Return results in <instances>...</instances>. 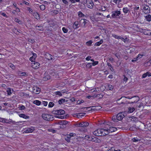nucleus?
Returning a JSON list of instances; mask_svg holds the SVG:
<instances>
[{
	"instance_id": "obj_28",
	"label": "nucleus",
	"mask_w": 151,
	"mask_h": 151,
	"mask_svg": "<svg viewBox=\"0 0 151 151\" xmlns=\"http://www.w3.org/2000/svg\"><path fill=\"white\" fill-rule=\"evenodd\" d=\"M33 103L36 105L39 106L41 104V102L40 101L36 100L34 101L33 102Z\"/></svg>"
},
{
	"instance_id": "obj_14",
	"label": "nucleus",
	"mask_w": 151,
	"mask_h": 151,
	"mask_svg": "<svg viewBox=\"0 0 151 151\" xmlns=\"http://www.w3.org/2000/svg\"><path fill=\"white\" fill-rule=\"evenodd\" d=\"M132 101L131 102V103H133L137 102L139 100V98L138 96H134L132 97Z\"/></svg>"
},
{
	"instance_id": "obj_35",
	"label": "nucleus",
	"mask_w": 151,
	"mask_h": 151,
	"mask_svg": "<svg viewBox=\"0 0 151 151\" xmlns=\"http://www.w3.org/2000/svg\"><path fill=\"white\" fill-rule=\"evenodd\" d=\"M93 42L92 40H90L87 42L86 43V44L88 46H91L92 43Z\"/></svg>"
},
{
	"instance_id": "obj_49",
	"label": "nucleus",
	"mask_w": 151,
	"mask_h": 151,
	"mask_svg": "<svg viewBox=\"0 0 151 151\" xmlns=\"http://www.w3.org/2000/svg\"><path fill=\"white\" fill-rule=\"evenodd\" d=\"M148 73H149L148 72H147L146 73H144L142 75V78H145L147 76Z\"/></svg>"
},
{
	"instance_id": "obj_55",
	"label": "nucleus",
	"mask_w": 151,
	"mask_h": 151,
	"mask_svg": "<svg viewBox=\"0 0 151 151\" xmlns=\"http://www.w3.org/2000/svg\"><path fill=\"white\" fill-rule=\"evenodd\" d=\"M123 76L124 77V78L123 79V81L126 82L127 81L128 79L127 78L126 76H125L124 75H123Z\"/></svg>"
},
{
	"instance_id": "obj_9",
	"label": "nucleus",
	"mask_w": 151,
	"mask_h": 151,
	"mask_svg": "<svg viewBox=\"0 0 151 151\" xmlns=\"http://www.w3.org/2000/svg\"><path fill=\"white\" fill-rule=\"evenodd\" d=\"M121 14L120 11H116L112 12L111 14V17L113 18H116V17L119 16Z\"/></svg>"
},
{
	"instance_id": "obj_5",
	"label": "nucleus",
	"mask_w": 151,
	"mask_h": 151,
	"mask_svg": "<svg viewBox=\"0 0 151 151\" xmlns=\"http://www.w3.org/2000/svg\"><path fill=\"white\" fill-rule=\"evenodd\" d=\"M32 92L36 94H39L40 91V89L36 86H34L32 87Z\"/></svg>"
},
{
	"instance_id": "obj_24",
	"label": "nucleus",
	"mask_w": 151,
	"mask_h": 151,
	"mask_svg": "<svg viewBox=\"0 0 151 151\" xmlns=\"http://www.w3.org/2000/svg\"><path fill=\"white\" fill-rule=\"evenodd\" d=\"M103 40L102 39L100 40L99 42H96L95 44V45L96 46H99L101 44H102L103 43Z\"/></svg>"
},
{
	"instance_id": "obj_2",
	"label": "nucleus",
	"mask_w": 151,
	"mask_h": 151,
	"mask_svg": "<svg viewBox=\"0 0 151 151\" xmlns=\"http://www.w3.org/2000/svg\"><path fill=\"white\" fill-rule=\"evenodd\" d=\"M85 137L86 139L87 138L89 141L96 143H99L101 142V139L95 137H93L91 136H86Z\"/></svg>"
},
{
	"instance_id": "obj_54",
	"label": "nucleus",
	"mask_w": 151,
	"mask_h": 151,
	"mask_svg": "<svg viewBox=\"0 0 151 151\" xmlns=\"http://www.w3.org/2000/svg\"><path fill=\"white\" fill-rule=\"evenodd\" d=\"M28 41L29 42L32 43H33L35 42L34 40L31 39H29V40H28Z\"/></svg>"
},
{
	"instance_id": "obj_33",
	"label": "nucleus",
	"mask_w": 151,
	"mask_h": 151,
	"mask_svg": "<svg viewBox=\"0 0 151 151\" xmlns=\"http://www.w3.org/2000/svg\"><path fill=\"white\" fill-rule=\"evenodd\" d=\"M68 123V122L64 120H62L60 122V124L62 125H66Z\"/></svg>"
},
{
	"instance_id": "obj_64",
	"label": "nucleus",
	"mask_w": 151,
	"mask_h": 151,
	"mask_svg": "<svg viewBox=\"0 0 151 151\" xmlns=\"http://www.w3.org/2000/svg\"><path fill=\"white\" fill-rule=\"evenodd\" d=\"M43 104L45 106H46L47 104V101H43Z\"/></svg>"
},
{
	"instance_id": "obj_56",
	"label": "nucleus",
	"mask_w": 151,
	"mask_h": 151,
	"mask_svg": "<svg viewBox=\"0 0 151 151\" xmlns=\"http://www.w3.org/2000/svg\"><path fill=\"white\" fill-rule=\"evenodd\" d=\"M27 10L29 11L30 13H32L33 12V10L32 9L29 7L27 8Z\"/></svg>"
},
{
	"instance_id": "obj_44",
	"label": "nucleus",
	"mask_w": 151,
	"mask_h": 151,
	"mask_svg": "<svg viewBox=\"0 0 151 151\" xmlns=\"http://www.w3.org/2000/svg\"><path fill=\"white\" fill-rule=\"evenodd\" d=\"M40 8L43 11L45 9V6L44 5H42L40 6Z\"/></svg>"
},
{
	"instance_id": "obj_36",
	"label": "nucleus",
	"mask_w": 151,
	"mask_h": 151,
	"mask_svg": "<svg viewBox=\"0 0 151 151\" xmlns=\"http://www.w3.org/2000/svg\"><path fill=\"white\" fill-rule=\"evenodd\" d=\"M109 129H104V132H105V133L103 134V135H107L110 132H109Z\"/></svg>"
},
{
	"instance_id": "obj_41",
	"label": "nucleus",
	"mask_w": 151,
	"mask_h": 151,
	"mask_svg": "<svg viewBox=\"0 0 151 151\" xmlns=\"http://www.w3.org/2000/svg\"><path fill=\"white\" fill-rule=\"evenodd\" d=\"M54 105V103L52 102H50L48 104V106L49 107H52Z\"/></svg>"
},
{
	"instance_id": "obj_37",
	"label": "nucleus",
	"mask_w": 151,
	"mask_h": 151,
	"mask_svg": "<svg viewBox=\"0 0 151 151\" xmlns=\"http://www.w3.org/2000/svg\"><path fill=\"white\" fill-rule=\"evenodd\" d=\"M112 120L114 122H117L118 120L116 118V116H114L112 117Z\"/></svg>"
},
{
	"instance_id": "obj_25",
	"label": "nucleus",
	"mask_w": 151,
	"mask_h": 151,
	"mask_svg": "<svg viewBox=\"0 0 151 151\" xmlns=\"http://www.w3.org/2000/svg\"><path fill=\"white\" fill-rule=\"evenodd\" d=\"M145 18L147 21L150 22L151 20V16L149 14L145 16Z\"/></svg>"
},
{
	"instance_id": "obj_43",
	"label": "nucleus",
	"mask_w": 151,
	"mask_h": 151,
	"mask_svg": "<svg viewBox=\"0 0 151 151\" xmlns=\"http://www.w3.org/2000/svg\"><path fill=\"white\" fill-rule=\"evenodd\" d=\"M55 94L56 95H58L60 96H62V95L61 93L59 91H57L55 92Z\"/></svg>"
},
{
	"instance_id": "obj_45",
	"label": "nucleus",
	"mask_w": 151,
	"mask_h": 151,
	"mask_svg": "<svg viewBox=\"0 0 151 151\" xmlns=\"http://www.w3.org/2000/svg\"><path fill=\"white\" fill-rule=\"evenodd\" d=\"M19 108L20 110H24L25 108L24 106L23 105H22L21 106L20 105Z\"/></svg>"
},
{
	"instance_id": "obj_26",
	"label": "nucleus",
	"mask_w": 151,
	"mask_h": 151,
	"mask_svg": "<svg viewBox=\"0 0 151 151\" xmlns=\"http://www.w3.org/2000/svg\"><path fill=\"white\" fill-rule=\"evenodd\" d=\"M123 12H124L126 14L129 12V10L127 7L124 8L123 9Z\"/></svg>"
},
{
	"instance_id": "obj_7",
	"label": "nucleus",
	"mask_w": 151,
	"mask_h": 151,
	"mask_svg": "<svg viewBox=\"0 0 151 151\" xmlns=\"http://www.w3.org/2000/svg\"><path fill=\"white\" fill-rule=\"evenodd\" d=\"M125 98H127L129 99H132V97H130V96H128L127 97H125V96H122L120 99H117L116 101L117 102V103L119 104H125V103L124 102L122 101L120 103L118 102L121 100H124Z\"/></svg>"
},
{
	"instance_id": "obj_22",
	"label": "nucleus",
	"mask_w": 151,
	"mask_h": 151,
	"mask_svg": "<svg viewBox=\"0 0 151 151\" xmlns=\"http://www.w3.org/2000/svg\"><path fill=\"white\" fill-rule=\"evenodd\" d=\"M78 21H76L74 23L73 25V27L74 29H76L78 28Z\"/></svg>"
},
{
	"instance_id": "obj_11",
	"label": "nucleus",
	"mask_w": 151,
	"mask_h": 151,
	"mask_svg": "<svg viewBox=\"0 0 151 151\" xmlns=\"http://www.w3.org/2000/svg\"><path fill=\"white\" fill-rule=\"evenodd\" d=\"M34 127H31L30 128H28L25 130L24 132L26 133H31L34 131Z\"/></svg>"
},
{
	"instance_id": "obj_53",
	"label": "nucleus",
	"mask_w": 151,
	"mask_h": 151,
	"mask_svg": "<svg viewBox=\"0 0 151 151\" xmlns=\"http://www.w3.org/2000/svg\"><path fill=\"white\" fill-rule=\"evenodd\" d=\"M99 62L97 61H94L93 62L91 63L92 65L95 66V65L98 64Z\"/></svg>"
},
{
	"instance_id": "obj_29",
	"label": "nucleus",
	"mask_w": 151,
	"mask_h": 151,
	"mask_svg": "<svg viewBox=\"0 0 151 151\" xmlns=\"http://www.w3.org/2000/svg\"><path fill=\"white\" fill-rule=\"evenodd\" d=\"M18 74L20 75L21 76H25L26 75H27V73L21 71H19L18 73Z\"/></svg>"
},
{
	"instance_id": "obj_3",
	"label": "nucleus",
	"mask_w": 151,
	"mask_h": 151,
	"mask_svg": "<svg viewBox=\"0 0 151 151\" xmlns=\"http://www.w3.org/2000/svg\"><path fill=\"white\" fill-rule=\"evenodd\" d=\"M142 7L145 13L147 14L150 13V9L148 6L147 5H143Z\"/></svg>"
},
{
	"instance_id": "obj_30",
	"label": "nucleus",
	"mask_w": 151,
	"mask_h": 151,
	"mask_svg": "<svg viewBox=\"0 0 151 151\" xmlns=\"http://www.w3.org/2000/svg\"><path fill=\"white\" fill-rule=\"evenodd\" d=\"M65 99H60L58 101L59 104H61L65 102Z\"/></svg>"
},
{
	"instance_id": "obj_18",
	"label": "nucleus",
	"mask_w": 151,
	"mask_h": 151,
	"mask_svg": "<svg viewBox=\"0 0 151 151\" xmlns=\"http://www.w3.org/2000/svg\"><path fill=\"white\" fill-rule=\"evenodd\" d=\"M109 132H112L116 131L117 130L116 128L114 127H111L109 129Z\"/></svg>"
},
{
	"instance_id": "obj_34",
	"label": "nucleus",
	"mask_w": 151,
	"mask_h": 151,
	"mask_svg": "<svg viewBox=\"0 0 151 151\" xmlns=\"http://www.w3.org/2000/svg\"><path fill=\"white\" fill-rule=\"evenodd\" d=\"M78 15L79 17H84L85 16L84 14H83L81 12L79 11L78 12Z\"/></svg>"
},
{
	"instance_id": "obj_48",
	"label": "nucleus",
	"mask_w": 151,
	"mask_h": 151,
	"mask_svg": "<svg viewBox=\"0 0 151 151\" xmlns=\"http://www.w3.org/2000/svg\"><path fill=\"white\" fill-rule=\"evenodd\" d=\"M9 66L12 68V69H14L15 68V66L14 65L11 63H10L9 64Z\"/></svg>"
},
{
	"instance_id": "obj_12",
	"label": "nucleus",
	"mask_w": 151,
	"mask_h": 151,
	"mask_svg": "<svg viewBox=\"0 0 151 151\" xmlns=\"http://www.w3.org/2000/svg\"><path fill=\"white\" fill-rule=\"evenodd\" d=\"M100 129H97L93 132V134L97 136H101Z\"/></svg>"
},
{
	"instance_id": "obj_19",
	"label": "nucleus",
	"mask_w": 151,
	"mask_h": 151,
	"mask_svg": "<svg viewBox=\"0 0 151 151\" xmlns=\"http://www.w3.org/2000/svg\"><path fill=\"white\" fill-rule=\"evenodd\" d=\"M36 57V54L35 53H34L32 56L29 58V60L31 61L34 62V60H35Z\"/></svg>"
},
{
	"instance_id": "obj_47",
	"label": "nucleus",
	"mask_w": 151,
	"mask_h": 151,
	"mask_svg": "<svg viewBox=\"0 0 151 151\" xmlns=\"http://www.w3.org/2000/svg\"><path fill=\"white\" fill-rule=\"evenodd\" d=\"M6 92L8 95H10L12 94L11 92V90L10 88H9L7 90Z\"/></svg>"
},
{
	"instance_id": "obj_58",
	"label": "nucleus",
	"mask_w": 151,
	"mask_h": 151,
	"mask_svg": "<svg viewBox=\"0 0 151 151\" xmlns=\"http://www.w3.org/2000/svg\"><path fill=\"white\" fill-rule=\"evenodd\" d=\"M108 88L110 90H112L113 88V86L111 85H108Z\"/></svg>"
},
{
	"instance_id": "obj_63",
	"label": "nucleus",
	"mask_w": 151,
	"mask_h": 151,
	"mask_svg": "<svg viewBox=\"0 0 151 151\" xmlns=\"http://www.w3.org/2000/svg\"><path fill=\"white\" fill-rule=\"evenodd\" d=\"M62 1L63 2L66 4V5H68V1H67L66 0H62Z\"/></svg>"
},
{
	"instance_id": "obj_16",
	"label": "nucleus",
	"mask_w": 151,
	"mask_h": 151,
	"mask_svg": "<svg viewBox=\"0 0 151 151\" xmlns=\"http://www.w3.org/2000/svg\"><path fill=\"white\" fill-rule=\"evenodd\" d=\"M33 15L35 18L37 20L39 19L40 18V15L37 12L33 13Z\"/></svg>"
},
{
	"instance_id": "obj_61",
	"label": "nucleus",
	"mask_w": 151,
	"mask_h": 151,
	"mask_svg": "<svg viewBox=\"0 0 151 151\" xmlns=\"http://www.w3.org/2000/svg\"><path fill=\"white\" fill-rule=\"evenodd\" d=\"M133 141L134 142H137L139 141L140 140L137 139V138H134L132 139Z\"/></svg>"
},
{
	"instance_id": "obj_13",
	"label": "nucleus",
	"mask_w": 151,
	"mask_h": 151,
	"mask_svg": "<svg viewBox=\"0 0 151 151\" xmlns=\"http://www.w3.org/2000/svg\"><path fill=\"white\" fill-rule=\"evenodd\" d=\"M98 107V106L96 107L95 106H90L89 107H87L84 108H86L87 110H88V111H95L96 110H97V109L96 107Z\"/></svg>"
},
{
	"instance_id": "obj_60",
	"label": "nucleus",
	"mask_w": 151,
	"mask_h": 151,
	"mask_svg": "<svg viewBox=\"0 0 151 151\" xmlns=\"http://www.w3.org/2000/svg\"><path fill=\"white\" fill-rule=\"evenodd\" d=\"M132 119H133V120H132L133 121H137V118L135 117H134V116H132L131 117Z\"/></svg>"
},
{
	"instance_id": "obj_15",
	"label": "nucleus",
	"mask_w": 151,
	"mask_h": 151,
	"mask_svg": "<svg viewBox=\"0 0 151 151\" xmlns=\"http://www.w3.org/2000/svg\"><path fill=\"white\" fill-rule=\"evenodd\" d=\"M112 36L116 39H120L121 40H122L124 42V38L120 36H118L117 35L114 34H113L112 35Z\"/></svg>"
},
{
	"instance_id": "obj_51",
	"label": "nucleus",
	"mask_w": 151,
	"mask_h": 151,
	"mask_svg": "<svg viewBox=\"0 0 151 151\" xmlns=\"http://www.w3.org/2000/svg\"><path fill=\"white\" fill-rule=\"evenodd\" d=\"M60 113H59L60 115H63L65 113V111L64 110L60 109Z\"/></svg>"
},
{
	"instance_id": "obj_42",
	"label": "nucleus",
	"mask_w": 151,
	"mask_h": 151,
	"mask_svg": "<svg viewBox=\"0 0 151 151\" xmlns=\"http://www.w3.org/2000/svg\"><path fill=\"white\" fill-rule=\"evenodd\" d=\"M62 30L64 33H67L68 31V29L66 28L65 27H63L62 28Z\"/></svg>"
},
{
	"instance_id": "obj_8",
	"label": "nucleus",
	"mask_w": 151,
	"mask_h": 151,
	"mask_svg": "<svg viewBox=\"0 0 151 151\" xmlns=\"http://www.w3.org/2000/svg\"><path fill=\"white\" fill-rule=\"evenodd\" d=\"M124 117V114L123 113V112H122L117 114L116 116V118L118 120L120 121L122 120Z\"/></svg>"
},
{
	"instance_id": "obj_4",
	"label": "nucleus",
	"mask_w": 151,
	"mask_h": 151,
	"mask_svg": "<svg viewBox=\"0 0 151 151\" xmlns=\"http://www.w3.org/2000/svg\"><path fill=\"white\" fill-rule=\"evenodd\" d=\"M40 65V64L38 62L34 61V63L32 64L31 67L34 69H36L38 68Z\"/></svg>"
},
{
	"instance_id": "obj_20",
	"label": "nucleus",
	"mask_w": 151,
	"mask_h": 151,
	"mask_svg": "<svg viewBox=\"0 0 151 151\" xmlns=\"http://www.w3.org/2000/svg\"><path fill=\"white\" fill-rule=\"evenodd\" d=\"M47 56L46 58L49 60H52V56L51 54L47 53L46 54Z\"/></svg>"
},
{
	"instance_id": "obj_62",
	"label": "nucleus",
	"mask_w": 151,
	"mask_h": 151,
	"mask_svg": "<svg viewBox=\"0 0 151 151\" xmlns=\"http://www.w3.org/2000/svg\"><path fill=\"white\" fill-rule=\"evenodd\" d=\"M92 66L91 63H88L87 65V66L89 68H91Z\"/></svg>"
},
{
	"instance_id": "obj_6",
	"label": "nucleus",
	"mask_w": 151,
	"mask_h": 151,
	"mask_svg": "<svg viewBox=\"0 0 151 151\" xmlns=\"http://www.w3.org/2000/svg\"><path fill=\"white\" fill-rule=\"evenodd\" d=\"M87 7L90 9H92L93 8L94 4L91 0H88L87 1Z\"/></svg>"
},
{
	"instance_id": "obj_23",
	"label": "nucleus",
	"mask_w": 151,
	"mask_h": 151,
	"mask_svg": "<svg viewBox=\"0 0 151 151\" xmlns=\"http://www.w3.org/2000/svg\"><path fill=\"white\" fill-rule=\"evenodd\" d=\"M135 110L134 107H129L128 109L127 112L128 113H130L133 112Z\"/></svg>"
},
{
	"instance_id": "obj_46",
	"label": "nucleus",
	"mask_w": 151,
	"mask_h": 151,
	"mask_svg": "<svg viewBox=\"0 0 151 151\" xmlns=\"http://www.w3.org/2000/svg\"><path fill=\"white\" fill-rule=\"evenodd\" d=\"M68 135L71 138V137L75 136L76 135V134L74 133H70Z\"/></svg>"
},
{
	"instance_id": "obj_52",
	"label": "nucleus",
	"mask_w": 151,
	"mask_h": 151,
	"mask_svg": "<svg viewBox=\"0 0 151 151\" xmlns=\"http://www.w3.org/2000/svg\"><path fill=\"white\" fill-rule=\"evenodd\" d=\"M84 102V101L83 100H81V101H80L79 100H78L77 101V103L78 104H81L82 103Z\"/></svg>"
},
{
	"instance_id": "obj_50",
	"label": "nucleus",
	"mask_w": 151,
	"mask_h": 151,
	"mask_svg": "<svg viewBox=\"0 0 151 151\" xmlns=\"http://www.w3.org/2000/svg\"><path fill=\"white\" fill-rule=\"evenodd\" d=\"M86 113H81L78 114V115H79V116H80V117L81 118L82 116H83Z\"/></svg>"
},
{
	"instance_id": "obj_40",
	"label": "nucleus",
	"mask_w": 151,
	"mask_h": 151,
	"mask_svg": "<svg viewBox=\"0 0 151 151\" xmlns=\"http://www.w3.org/2000/svg\"><path fill=\"white\" fill-rule=\"evenodd\" d=\"M21 96H28L29 94H27L26 93L24 92H22L21 93Z\"/></svg>"
},
{
	"instance_id": "obj_32",
	"label": "nucleus",
	"mask_w": 151,
	"mask_h": 151,
	"mask_svg": "<svg viewBox=\"0 0 151 151\" xmlns=\"http://www.w3.org/2000/svg\"><path fill=\"white\" fill-rule=\"evenodd\" d=\"M50 78L49 75H47L43 77V79L44 81H47Z\"/></svg>"
},
{
	"instance_id": "obj_31",
	"label": "nucleus",
	"mask_w": 151,
	"mask_h": 151,
	"mask_svg": "<svg viewBox=\"0 0 151 151\" xmlns=\"http://www.w3.org/2000/svg\"><path fill=\"white\" fill-rule=\"evenodd\" d=\"M70 138H71L68 135L67 136L65 137V139L68 142H70Z\"/></svg>"
},
{
	"instance_id": "obj_27",
	"label": "nucleus",
	"mask_w": 151,
	"mask_h": 151,
	"mask_svg": "<svg viewBox=\"0 0 151 151\" xmlns=\"http://www.w3.org/2000/svg\"><path fill=\"white\" fill-rule=\"evenodd\" d=\"M66 116H61L60 115H58V116H55V117L56 118L60 119H64L66 118Z\"/></svg>"
},
{
	"instance_id": "obj_39",
	"label": "nucleus",
	"mask_w": 151,
	"mask_h": 151,
	"mask_svg": "<svg viewBox=\"0 0 151 151\" xmlns=\"http://www.w3.org/2000/svg\"><path fill=\"white\" fill-rule=\"evenodd\" d=\"M101 130V136H104V135H103V134H104L105 133V132H104V129H100Z\"/></svg>"
},
{
	"instance_id": "obj_21",
	"label": "nucleus",
	"mask_w": 151,
	"mask_h": 151,
	"mask_svg": "<svg viewBox=\"0 0 151 151\" xmlns=\"http://www.w3.org/2000/svg\"><path fill=\"white\" fill-rule=\"evenodd\" d=\"M35 27L38 30L43 31L44 29L43 27L41 26L36 25Z\"/></svg>"
},
{
	"instance_id": "obj_38",
	"label": "nucleus",
	"mask_w": 151,
	"mask_h": 151,
	"mask_svg": "<svg viewBox=\"0 0 151 151\" xmlns=\"http://www.w3.org/2000/svg\"><path fill=\"white\" fill-rule=\"evenodd\" d=\"M85 19H81L80 20V22L84 24V26H85L86 22L85 21Z\"/></svg>"
},
{
	"instance_id": "obj_57",
	"label": "nucleus",
	"mask_w": 151,
	"mask_h": 151,
	"mask_svg": "<svg viewBox=\"0 0 151 151\" xmlns=\"http://www.w3.org/2000/svg\"><path fill=\"white\" fill-rule=\"evenodd\" d=\"M14 21L15 22L18 23L19 24H21V21L17 18H15Z\"/></svg>"
},
{
	"instance_id": "obj_1",
	"label": "nucleus",
	"mask_w": 151,
	"mask_h": 151,
	"mask_svg": "<svg viewBox=\"0 0 151 151\" xmlns=\"http://www.w3.org/2000/svg\"><path fill=\"white\" fill-rule=\"evenodd\" d=\"M42 117L45 120L51 121L53 120V118L52 116L48 114H42Z\"/></svg>"
},
{
	"instance_id": "obj_59",
	"label": "nucleus",
	"mask_w": 151,
	"mask_h": 151,
	"mask_svg": "<svg viewBox=\"0 0 151 151\" xmlns=\"http://www.w3.org/2000/svg\"><path fill=\"white\" fill-rule=\"evenodd\" d=\"M103 96V95L101 94H97V97H99V98H102Z\"/></svg>"
},
{
	"instance_id": "obj_10",
	"label": "nucleus",
	"mask_w": 151,
	"mask_h": 151,
	"mask_svg": "<svg viewBox=\"0 0 151 151\" xmlns=\"http://www.w3.org/2000/svg\"><path fill=\"white\" fill-rule=\"evenodd\" d=\"M89 125V123L88 122H85L80 123L79 124L78 126L81 127H86Z\"/></svg>"
},
{
	"instance_id": "obj_17",
	"label": "nucleus",
	"mask_w": 151,
	"mask_h": 151,
	"mask_svg": "<svg viewBox=\"0 0 151 151\" xmlns=\"http://www.w3.org/2000/svg\"><path fill=\"white\" fill-rule=\"evenodd\" d=\"M20 117L23 118L25 119H28L29 118V116H27L24 114H19Z\"/></svg>"
}]
</instances>
